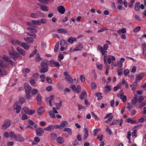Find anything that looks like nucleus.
<instances>
[{
  "mask_svg": "<svg viewBox=\"0 0 146 146\" xmlns=\"http://www.w3.org/2000/svg\"><path fill=\"white\" fill-rule=\"evenodd\" d=\"M40 8L42 11H47L48 10V7L46 5H43L42 6H40Z\"/></svg>",
  "mask_w": 146,
  "mask_h": 146,
  "instance_id": "obj_26",
  "label": "nucleus"
},
{
  "mask_svg": "<svg viewBox=\"0 0 146 146\" xmlns=\"http://www.w3.org/2000/svg\"><path fill=\"white\" fill-rule=\"evenodd\" d=\"M44 108L43 107L38 108L37 110V113L38 115H41L44 112Z\"/></svg>",
  "mask_w": 146,
  "mask_h": 146,
  "instance_id": "obj_13",
  "label": "nucleus"
},
{
  "mask_svg": "<svg viewBox=\"0 0 146 146\" xmlns=\"http://www.w3.org/2000/svg\"><path fill=\"white\" fill-rule=\"evenodd\" d=\"M53 103L55 104L56 106V108L57 110L59 109L62 106L59 103H55L54 102H53Z\"/></svg>",
  "mask_w": 146,
  "mask_h": 146,
  "instance_id": "obj_40",
  "label": "nucleus"
},
{
  "mask_svg": "<svg viewBox=\"0 0 146 146\" xmlns=\"http://www.w3.org/2000/svg\"><path fill=\"white\" fill-rule=\"evenodd\" d=\"M68 122L65 121H62L60 124V127H61V128L63 129V128L66 127L68 125Z\"/></svg>",
  "mask_w": 146,
  "mask_h": 146,
  "instance_id": "obj_22",
  "label": "nucleus"
},
{
  "mask_svg": "<svg viewBox=\"0 0 146 146\" xmlns=\"http://www.w3.org/2000/svg\"><path fill=\"white\" fill-rule=\"evenodd\" d=\"M26 96L25 97L28 100H30L31 98V96L30 94V92H25Z\"/></svg>",
  "mask_w": 146,
  "mask_h": 146,
  "instance_id": "obj_37",
  "label": "nucleus"
},
{
  "mask_svg": "<svg viewBox=\"0 0 146 146\" xmlns=\"http://www.w3.org/2000/svg\"><path fill=\"white\" fill-rule=\"evenodd\" d=\"M100 130V129H94L93 131L94 135L96 136L97 135L98 132Z\"/></svg>",
  "mask_w": 146,
  "mask_h": 146,
  "instance_id": "obj_50",
  "label": "nucleus"
},
{
  "mask_svg": "<svg viewBox=\"0 0 146 146\" xmlns=\"http://www.w3.org/2000/svg\"><path fill=\"white\" fill-rule=\"evenodd\" d=\"M31 17L34 18H38L39 17V15L37 13H33L31 14Z\"/></svg>",
  "mask_w": 146,
  "mask_h": 146,
  "instance_id": "obj_36",
  "label": "nucleus"
},
{
  "mask_svg": "<svg viewBox=\"0 0 146 146\" xmlns=\"http://www.w3.org/2000/svg\"><path fill=\"white\" fill-rule=\"evenodd\" d=\"M102 94L101 93L97 94L96 96L98 97V100H100L102 98V97L101 96Z\"/></svg>",
  "mask_w": 146,
  "mask_h": 146,
  "instance_id": "obj_49",
  "label": "nucleus"
},
{
  "mask_svg": "<svg viewBox=\"0 0 146 146\" xmlns=\"http://www.w3.org/2000/svg\"><path fill=\"white\" fill-rule=\"evenodd\" d=\"M49 113L50 116L51 117L54 118H56L55 114L53 111H49Z\"/></svg>",
  "mask_w": 146,
  "mask_h": 146,
  "instance_id": "obj_42",
  "label": "nucleus"
},
{
  "mask_svg": "<svg viewBox=\"0 0 146 146\" xmlns=\"http://www.w3.org/2000/svg\"><path fill=\"white\" fill-rule=\"evenodd\" d=\"M135 2V0H131L128 4V6L129 7H131L132 5Z\"/></svg>",
  "mask_w": 146,
  "mask_h": 146,
  "instance_id": "obj_54",
  "label": "nucleus"
},
{
  "mask_svg": "<svg viewBox=\"0 0 146 146\" xmlns=\"http://www.w3.org/2000/svg\"><path fill=\"white\" fill-rule=\"evenodd\" d=\"M136 76V78L135 80V81L134 82V83L135 84L140 81L143 78L141 74H137Z\"/></svg>",
  "mask_w": 146,
  "mask_h": 146,
  "instance_id": "obj_11",
  "label": "nucleus"
},
{
  "mask_svg": "<svg viewBox=\"0 0 146 146\" xmlns=\"http://www.w3.org/2000/svg\"><path fill=\"white\" fill-rule=\"evenodd\" d=\"M24 39L25 40L26 42H28V43H33L34 42V40L31 37H28L27 38L24 37Z\"/></svg>",
  "mask_w": 146,
  "mask_h": 146,
  "instance_id": "obj_16",
  "label": "nucleus"
},
{
  "mask_svg": "<svg viewBox=\"0 0 146 146\" xmlns=\"http://www.w3.org/2000/svg\"><path fill=\"white\" fill-rule=\"evenodd\" d=\"M59 43L58 42H57L55 45L54 51L55 52H57L58 50Z\"/></svg>",
  "mask_w": 146,
  "mask_h": 146,
  "instance_id": "obj_33",
  "label": "nucleus"
},
{
  "mask_svg": "<svg viewBox=\"0 0 146 146\" xmlns=\"http://www.w3.org/2000/svg\"><path fill=\"white\" fill-rule=\"evenodd\" d=\"M146 105V101H145L143 102L141 104L139 105V107L140 108H142L144 106Z\"/></svg>",
  "mask_w": 146,
  "mask_h": 146,
  "instance_id": "obj_47",
  "label": "nucleus"
},
{
  "mask_svg": "<svg viewBox=\"0 0 146 146\" xmlns=\"http://www.w3.org/2000/svg\"><path fill=\"white\" fill-rule=\"evenodd\" d=\"M51 135V139L52 140H56L57 138V135L54 133H51L50 134Z\"/></svg>",
  "mask_w": 146,
  "mask_h": 146,
  "instance_id": "obj_31",
  "label": "nucleus"
},
{
  "mask_svg": "<svg viewBox=\"0 0 146 146\" xmlns=\"http://www.w3.org/2000/svg\"><path fill=\"white\" fill-rule=\"evenodd\" d=\"M83 48V45L81 44H79L78 46L76 47L74 49V51L81 50V49Z\"/></svg>",
  "mask_w": 146,
  "mask_h": 146,
  "instance_id": "obj_24",
  "label": "nucleus"
},
{
  "mask_svg": "<svg viewBox=\"0 0 146 146\" xmlns=\"http://www.w3.org/2000/svg\"><path fill=\"white\" fill-rule=\"evenodd\" d=\"M15 139L17 141L20 142H23L25 140L20 135H16L15 137Z\"/></svg>",
  "mask_w": 146,
  "mask_h": 146,
  "instance_id": "obj_9",
  "label": "nucleus"
},
{
  "mask_svg": "<svg viewBox=\"0 0 146 146\" xmlns=\"http://www.w3.org/2000/svg\"><path fill=\"white\" fill-rule=\"evenodd\" d=\"M7 73V72L6 70L0 68V76L6 75Z\"/></svg>",
  "mask_w": 146,
  "mask_h": 146,
  "instance_id": "obj_18",
  "label": "nucleus"
},
{
  "mask_svg": "<svg viewBox=\"0 0 146 146\" xmlns=\"http://www.w3.org/2000/svg\"><path fill=\"white\" fill-rule=\"evenodd\" d=\"M11 124V121L9 119L5 120L3 124L2 125V129L3 130H6L7 128L9 127Z\"/></svg>",
  "mask_w": 146,
  "mask_h": 146,
  "instance_id": "obj_3",
  "label": "nucleus"
},
{
  "mask_svg": "<svg viewBox=\"0 0 146 146\" xmlns=\"http://www.w3.org/2000/svg\"><path fill=\"white\" fill-rule=\"evenodd\" d=\"M41 68L39 70V72L42 73H44L48 71V65L44 62H42L40 63Z\"/></svg>",
  "mask_w": 146,
  "mask_h": 146,
  "instance_id": "obj_1",
  "label": "nucleus"
},
{
  "mask_svg": "<svg viewBox=\"0 0 146 146\" xmlns=\"http://www.w3.org/2000/svg\"><path fill=\"white\" fill-rule=\"evenodd\" d=\"M21 105L18 102H16L14 104L13 108L14 109L16 110V113H19L21 109Z\"/></svg>",
  "mask_w": 146,
  "mask_h": 146,
  "instance_id": "obj_4",
  "label": "nucleus"
},
{
  "mask_svg": "<svg viewBox=\"0 0 146 146\" xmlns=\"http://www.w3.org/2000/svg\"><path fill=\"white\" fill-rule=\"evenodd\" d=\"M38 90L36 89H33L31 91V92L33 95H36L37 93Z\"/></svg>",
  "mask_w": 146,
  "mask_h": 146,
  "instance_id": "obj_57",
  "label": "nucleus"
},
{
  "mask_svg": "<svg viewBox=\"0 0 146 146\" xmlns=\"http://www.w3.org/2000/svg\"><path fill=\"white\" fill-rule=\"evenodd\" d=\"M28 30L31 33H36L37 32V30L35 28H33L31 27H28L27 28Z\"/></svg>",
  "mask_w": 146,
  "mask_h": 146,
  "instance_id": "obj_30",
  "label": "nucleus"
},
{
  "mask_svg": "<svg viewBox=\"0 0 146 146\" xmlns=\"http://www.w3.org/2000/svg\"><path fill=\"white\" fill-rule=\"evenodd\" d=\"M57 142L59 144H62L64 143V139L61 137H58L56 139Z\"/></svg>",
  "mask_w": 146,
  "mask_h": 146,
  "instance_id": "obj_21",
  "label": "nucleus"
},
{
  "mask_svg": "<svg viewBox=\"0 0 146 146\" xmlns=\"http://www.w3.org/2000/svg\"><path fill=\"white\" fill-rule=\"evenodd\" d=\"M84 130H85V132L83 136L84 139H86L88 136V130L86 128H85Z\"/></svg>",
  "mask_w": 146,
  "mask_h": 146,
  "instance_id": "obj_28",
  "label": "nucleus"
},
{
  "mask_svg": "<svg viewBox=\"0 0 146 146\" xmlns=\"http://www.w3.org/2000/svg\"><path fill=\"white\" fill-rule=\"evenodd\" d=\"M58 32L60 33H63L64 34H66L67 33V31L66 29H59L57 30Z\"/></svg>",
  "mask_w": 146,
  "mask_h": 146,
  "instance_id": "obj_23",
  "label": "nucleus"
},
{
  "mask_svg": "<svg viewBox=\"0 0 146 146\" xmlns=\"http://www.w3.org/2000/svg\"><path fill=\"white\" fill-rule=\"evenodd\" d=\"M36 99L37 100L38 104L40 105L42 103V98L41 95L39 94H38L36 96Z\"/></svg>",
  "mask_w": 146,
  "mask_h": 146,
  "instance_id": "obj_12",
  "label": "nucleus"
},
{
  "mask_svg": "<svg viewBox=\"0 0 146 146\" xmlns=\"http://www.w3.org/2000/svg\"><path fill=\"white\" fill-rule=\"evenodd\" d=\"M66 43V41L64 39H62L60 41V44L61 46H63Z\"/></svg>",
  "mask_w": 146,
  "mask_h": 146,
  "instance_id": "obj_45",
  "label": "nucleus"
},
{
  "mask_svg": "<svg viewBox=\"0 0 146 146\" xmlns=\"http://www.w3.org/2000/svg\"><path fill=\"white\" fill-rule=\"evenodd\" d=\"M87 97V94L85 90H84L82 92L80 96V98L81 99L85 98Z\"/></svg>",
  "mask_w": 146,
  "mask_h": 146,
  "instance_id": "obj_14",
  "label": "nucleus"
},
{
  "mask_svg": "<svg viewBox=\"0 0 146 146\" xmlns=\"http://www.w3.org/2000/svg\"><path fill=\"white\" fill-rule=\"evenodd\" d=\"M141 29V27L139 26H138L136 27L134 30L133 31L134 32L136 33L140 30Z\"/></svg>",
  "mask_w": 146,
  "mask_h": 146,
  "instance_id": "obj_56",
  "label": "nucleus"
},
{
  "mask_svg": "<svg viewBox=\"0 0 146 146\" xmlns=\"http://www.w3.org/2000/svg\"><path fill=\"white\" fill-rule=\"evenodd\" d=\"M140 3L139 2L136 3L135 4V10L136 11H139L140 9Z\"/></svg>",
  "mask_w": 146,
  "mask_h": 146,
  "instance_id": "obj_27",
  "label": "nucleus"
},
{
  "mask_svg": "<svg viewBox=\"0 0 146 146\" xmlns=\"http://www.w3.org/2000/svg\"><path fill=\"white\" fill-rule=\"evenodd\" d=\"M105 88L106 89L105 90L106 92L108 93L110 91V87L109 85H107Z\"/></svg>",
  "mask_w": 146,
  "mask_h": 146,
  "instance_id": "obj_43",
  "label": "nucleus"
},
{
  "mask_svg": "<svg viewBox=\"0 0 146 146\" xmlns=\"http://www.w3.org/2000/svg\"><path fill=\"white\" fill-rule=\"evenodd\" d=\"M81 86L80 85H78L77 87V90L76 89V92L77 93H79L81 90Z\"/></svg>",
  "mask_w": 146,
  "mask_h": 146,
  "instance_id": "obj_58",
  "label": "nucleus"
},
{
  "mask_svg": "<svg viewBox=\"0 0 146 146\" xmlns=\"http://www.w3.org/2000/svg\"><path fill=\"white\" fill-rule=\"evenodd\" d=\"M0 66L4 68H6L7 67V65L3 63L2 60H0Z\"/></svg>",
  "mask_w": 146,
  "mask_h": 146,
  "instance_id": "obj_38",
  "label": "nucleus"
},
{
  "mask_svg": "<svg viewBox=\"0 0 146 146\" xmlns=\"http://www.w3.org/2000/svg\"><path fill=\"white\" fill-rule=\"evenodd\" d=\"M45 77V76L44 74H42L40 75V78L41 79V82H43L44 81Z\"/></svg>",
  "mask_w": 146,
  "mask_h": 146,
  "instance_id": "obj_46",
  "label": "nucleus"
},
{
  "mask_svg": "<svg viewBox=\"0 0 146 146\" xmlns=\"http://www.w3.org/2000/svg\"><path fill=\"white\" fill-rule=\"evenodd\" d=\"M16 50L18 52L19 55H22L23 56H25L26 55V51L22 48L19 47H17L16 48Z\"/></svg>",
  "mask_w": 146,
  "mask_h": 146,
  "instance_id": "obj_5",
  "label": "nucleus"
},
{
  "mask_svg": "<svg viewBox=\"0 0 146 146\" xmlns=\"http://www.w3.org/2000/svg\"><path fill=\"white\" fill-rule=\"evenodd\" d=\"M9 55L11 58L14 60H16L19 55L18 52L14 50L9 51Z\"/></svg>",
  "mask_w": 146,
  "mask_h": 146,
  "instance_id": "obj_2",
  "label": "nucleus"
},
{
  "mask_svg": "<svg viewBox=\"0 0 146 146\" xmlns=\"http://www.w3.org/2000/svg\"><path fill=\"white\" fill-rule=\"evenodd\" d=\"M21 46L23 47L26 50H28L29 47L28 45L25 42H22Z\"/></svg>",
  "mask_w": 146,
  "mask_h": 146,
  "instance_id": "obj_29",
  "label": "nucleus"
},
{
  "mask_svg": "<svg viewBox=\"0 0 146 146\" xmlns=\"http://www.w3.org/2000/svg\"><path fill=\"white\" fill-rule=\"evenodd\" d=\"M117 32L120 33H126V29L125 28H123L122 29H120L117 31Z\"/></svg>",
  "mask_w": 146,
  "mask_h": 146,
  "instance_id": "obj_39",
  "label": "nucleus"
},
{
  "mask_svg": "<svg viewBox=\"0 0 146 146\" xmlns=\"http://www.w3.org/2000/svg\"><path fill=\"white\" fill-rule=\"evenodd\" d=\"M24 86L25 90V92H30L32 89V87L28 83H25Z\"/></svg>",
  "mask_w": 146,
  "mask_h": 146,
  "instance_id": "obj_8",
  "label": "nucleus"
},
{
  "mask_svg": "<svg viewBox=\"0 0 146 146\" xmlns=\"http://www.w3.org/2000/svg\"><path fill=\"white\" fill-rule=\"evenodd\" d=\"M16 135H15L13 131H11L10 132V137L11 138H15Z\"/></svg>",
  "mask_w": 146,
  "mask_h": 146,
  "instance_id": "obj_53",
  "label": "nucleus"
},
{
  "mask_svg": "<svg viewBox=\"0 0 146 146\" xmlns=\"http://www.w3.org/2000/svg\"><path fill=\"white\" fill-rule=\"evenodd\" d=\"M3 58L4 60L6 61V62H8L13 66V65L14 62L11 59V58H9L8 56L4 55L3 56Z\"/></svg>",
  "mask_w": 146,
  "mask_h": 146,
  "instance_id": "obj_6",
  "label": "nucleus"
},
{
  "mask_svg": "<svg viewBox=\"0 0 146 146\" xmlns=\"http://www.w3.org/2000/svg\"><path fill=\"white\" fill-rule=\"evenodd\" d=\"M143 100V97L142 96H141L138 98L137 101L139 103H141Z\"/></svg>",
  "mask_w": 146,
  "mask_h": 146,
  "instance_id": "obj_44",
  "label": "nucleus"
},
{
  "mask_svg": "<svg viewBox=\"0 0 146 146\" xmlns=\"http://www.w3.org/2000/svg\"><path fill=\"white\" fill-rule=\"evenodd\" d=\"M54 96L53 95H52L50 96V97H48L46 98V100H47L48 99H49V101H52L54 99Z\"/></svg>",
  "mask_w": 146,
  "mask_h": 146,
  "instance_id": "obj_55",
  "label": "nucleus"
},
{
  "mask_svg": "<svg viewBox=\"0 0 146 146\" xmlns=\"http://www.w3.org/2000/svg\"><path fill=\"white\" fill-rule=\"evenodd\" d=\"M30 72V70L26 68L25 69H23L22 70V72L24 74H27L29 73Z\"/></svg>",
  "mask_w": 146,
  "mask_h": 146,
  "instance_id": "obj_48",
  "label": "nucleus"
},
{
  "mask_svg": "<svg viewBox=\"0 0 146 146\" xmlns=\"http://www.w3.org/2000/svg\"><path fill=\"white\" fill-rule=\"evenodd\" d=\"M120 122V120H115L110 124L111 125H114L117 124H118Z\"/></svg>",
  "mask_w": 146,
  "mask_h": 146,
  "instance_id": "obj_34",
  "label": "nucleus"
},
{
  "mask_svg": "<svg viewBox=\"0 0 146 146\" xmlns=\"http://www.w3.org/2000/svg\"><path fill=\"white\" fill-rule=\"evenodd\" d=\"M27 34L28 35L34 38L36 37V35L35 33H31L28 32Z\"/></svg>",
  "mask_w": 146,
  "mask_h": 146,
  "instance_id": "obj_41",
  "label": "nucleus"
},
{
  "mask_svg": "<svg viewBox=\"0 0 146 146\" xmlns=\"http://www.w3.org/2000/svg\"><path fill=\"white\" fill-rule=\"evenodd\" d=\"M65 79L69 83H72L73 82V79L72 78H71L70 75L65 77Z\"/></svg>",
  "mask_w": 146,
  "mask_h": 146,
  "instance_id": "obj_25",
  "label": "nucleus"
},
{
  "mask_svg": "<svg viewBox=\"0 0 146 146\" xmlns=\"http://www.w3.org/2000/svg\"><path fill=\"white\" fill-rule=\"evenodd\" d=\"M129 71L128 69H126L125 70L124 72V75L125 76H127V75L129 73Z\"/></svg>",
  "mask_w": 146,
  "mask_h": 146,
  "instance_id": "obj_61",
  "label": "nucleus"
},
{
  "mask_svg": "<svg viewBox=\"0 0 146 146\" xmlns=\"http://www.w3.org/2000/svg\"><path fill=\"white\" fill-rule=\"evenodd\" d=\"M120 98L122 100V101L123 102H125L127 101V97L126 96L124 95L123 93H122L120 95Z\"/></svg>",
  "mask_w": 146,
  "mask_h": 146,
  "instance_id": "obj_17",
  "label": "nucleus"
},
{
  "mask_svg": "<svg viewBox=\"0 0 146 146\" xmlns=\"http://www.w3.org/2000/svg\"><path fill=\"white\" fill-rule=\"evenodd\" d=\"M91 114L94 117L95 120H99V118L98 117L94 112H92Z\"/></svg>",
  "mask_w": 146,
  "mask_h": 146,
  "instance_id": "obj_52",
  "label": "nucleus"
},
{
  "mask_svg": "<svg viewBox=\"0 0 146 146\" xmlns=\"http://www.w3.org/2000/svg\"><path fill=\"white\" fill-rule=\"evenodd\" d=\"M46 80L49 83H52V80L51 78L47 77L46 78Z\"/></svg>",
  "mask_w": 146,
  "mask_h": 146,
  "instance_id": "obj_62",
  "label": "nucleus"
},
{
  "mask_svg": "<svg viewBox=\"0 0 146 146\" xmlns=\"http://www.w3.org/2000/svg\"><path fill=\"white\" fill-rule=\"evenodd\" d=\"M30 83L32 86L36 87L37 86L36 82H35V81L34 79L31 80H30Z\"/></svg>",
  "mask_w": 146,
  "mask_h": 146,
  "instance_id": "obj_32",
  "label": "nucleus"
},
{
  "mask_svg": "<svg viewBox=\"0 0 146 146\" xmlns=\"http://www.w3.org/2000/svg\"><path fill=\"white\" fill-rule=\"evenodd\" d=\"M130 86L131 88V90L133 91H134L135 90L136 87L135 85H130Z\"/></svg>",
  "mask_w": 146,
  "mask_h": 146,
  "instance_id": "obj_63",
  "label": "nucleus"
},
{
  "mask_svg": "<svg viewBox=\"0 0 146 146\" xmlns=\"http://www.w3.org/2000/svg\"><path fill=\"white\" fill-rule=\"evenodd\" d=\"M29 109L27 107H25L23 108L21 111L22 113H26L28 114L29 111Z\"/></svg>",
  "mask_w": 146,
  "mask_h": 146,
  "instance_id": "obj_15",
  "label": "nucleus"
},
{
  "mask_svg": "<svg viewBox=\"0 0 146 146\" xmlns=\"http://www.w3.org/2000/svg\"><path fill=\"white\" fill-rule=\"evenodd\" d=\"M142 46L143 48V52L146 50V44L143 43L142 44Z\"/></svg>",
  "mask_w": 146,
  "mask_h": 146,
  "instance_id": "obj_64",
  "label": "nucleus"
},
{
  "mask_svg": "<svg viewBox=\"0 0 146 146\" xmlns=\"http://www.w3.org/2000/svg\"><path fill=\"white\" fill-rule=\"evenodd\" d=\"M77 38L75 37H70L68 40V42L70 43L71 44H72L75 41H76Z\"/></svg>",
  "mask_w": 146,
  "mask_h": 146,
  "instance_id": "obj_20",
  "label": "nucleus"
},
{
  "mask_svg": "<svg viewBox=\"0 0 146 146\" xmlns=\"http://www.w3.org/2000/svg\"><path fill=\"white\" fill-rule=\"evenodd\" d=\"M117 65L118 66L122 67L123 66L122 63L120 61H117Z\"/></svg>",
  "mask_w": 146,
  "mask_h": 146,
  "instance_id": "obj_60",
  "label": "nucleus"
},
{
  "mask_svg": "<svg viewBox=\"0 0 146 146\" xmlns=\"http://www.w3.org/2000/svg\"><path fill=\"white\" fill-rule=\"evenodd\" d=\"M19 103L22 104L25 102V99L23 97H19Z\"/></svg>",
  "mask_w": 146,
  "mask_h": 146,
  "instance_id": "obj_35",
  "label": "nucleus"
},
{
  "mask_svg": "<svg viewBox=\"0 0 146 146\" xmlns=\"http://www.w3.org/2000/svg\"><path fill=\"white\" fill-rule=\"evenodd\" d=\"M137 101V99L133 98L131 100V103L133 105H134L136 104Z\"/></svg>",
  "mask_w": 146,
  "mask_h": 146,
  "instance_id": "obj_59",
  "label": "nucleus"
},
{
  "mask_svg": "<svg viewBox=\"0 0 146 146\" xmlns=\"http://www.w3.org/2000/svg\"><path fill=\"white\" fill-rule=\"evenodd\" d=\"M37 52V50L36 49L33 51L31 54L29 55V57L30 58L32 57Z\"/></svg>",
  "mask_w": 146,
  "mask_h": 146,
  "instance_id": "obj_51",
  "label": "nucleus"
},
{
  "mask_svg": "<svg viewBox=\"0 0 146 146\" xmlns=\"http://www.w3.org/2000/svg\"><path fill=\"white\" fill-rule=\"evenodd\" d=\"M58 11L61 14H63L65 11V10L64 6H58L57 8Z\"/></svg>",
  "mask_w": 146,
  "mask_h": 146,
  "instance_id": "obj_10",
  "label": "nucleus"
},
{
  "mask_svg": "<svg viewBox=\"0 0 146 146\" xmlns=\"http://www.w3.org/2000/svg\"><path fill=\"white\" fill-rule=\"evenodd\" d=\"M44 130L50 131H52L54 130V126L52 125H50L48 127L44 128Z\"/></svg>",
  "mask_w": 146,
  "mask_h": 146,
  "instance_id": "obj_19",
  "label": "nucleus"
},
{
  "mask_svg": "<svg viewBox=\"0 0 146 146\" xmlns=\"http://www.w3.org/2000/svg\"><path fill=\"white\" fill-rule=\"evenodd\" d=\"M36 135L38 136H42L44 133V129L42 128H38L36 130Z\"/></svg>",
  "mask_w": 146,
  "mask_h": 146,
  "instance_id": "obj_7",
  "label": "nucleus"
}]
</instances>
